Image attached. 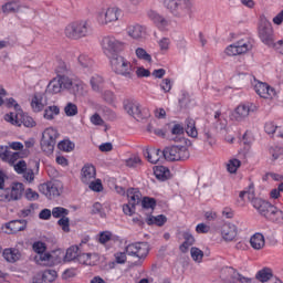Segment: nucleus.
Instances as JSON below:
<instances>
[{"mask_svg":"<svg viewBox=\"0 0 283 283\" xmlns=\"http://www.w3.org/2000/svg\"><path fill=\"white\" fill-rule=\"evenodd\" d=\"M252 206L258 211V213H260L262 218H265V220H269V222L283 224V211L275 207L273 203L259 198L252 200Z\"/></svg>","mask_w":283,"mask_h":283,"instance_id":"nucleus-1","label":"nucleus"},{"mask_svg":"<svg viewBox=\"0 0 283 283\" xmlns=\"http://www.w3.org/2000/svg\"><path fill=\"white\" fill-rule=\"evenodd\" d=\"M111 67L115 74H119V76H124V78H128L129 81H134L136 77V66L125 57L120 55H115V57H111Z\"/></svg>","mask_w":283,"mask_h":283,"instance_id":"nucleus-2","label":"nucleus"},{"mask_svg":"<svg viewBox=\"0 0 283 283\" xmlns=\"http://www.w3.org/2000/svg\"><path fill=\"white\" fill-rule=\"evenodd\" d=\"M164 6L172 17L178 19L191 12V0H164Z\"/></svg>","mask_w":283,"mask_h":283,"instance_id":"nucleus-3","label":"nucleus"},{"mask_svg":"<svg viewBox=\"0 0 283 283\" xmlns=\"http://www.w3.org/2000/svg\"><path fill=\"white\" fill-rule=\"evenodd\" d=\"M165 160L169 163H178L180 160H189V148L187 146H168L163 150Z\"/></svg>","mask_w":283,"mask_h":283,"instance_id":"nucleus-4","label":"nucleus"},{"mask_svg":"<svg viewBox=\"0 0 283 283\" xmlns=\"http://www.w3.org/2000/svg\"><path fill=\"white\" fill-rule=\"evenodd\" d=\"M91 32L92 29L86 21L73 22L65 28V35L67 39H73L74 41L83 39V36H88Z\"/></svg>","mask_w":283,"mask_h":283,"instance_id":"nucleus-5","label":"nucleus"},{"mask_svg":"<svg viewBox=\"0 0 283 283\" xmlns=\"http://www.w3.org/2000/svg\"><path fill=\"white\" fill-rule=\"evenodd\" d=\"M102 48L104 54L111 60L118 56V52H123L124 43L114 35H106L102 39Z\"/></svg>","mask_w":283,"mask_h":283,"instance_id":"nucleus-6","label":"nucleus"},{"mask_svg":"<svg viewBox=\"0 0 283 283\" xmlns=\"http://www.w3.org/2000/svg\"><path fill=\"white\" fill-rule=\"evenodd\" d=\"M4 120L11 125H14L15 127H21L22 125L29 128L36 127V122L34 118L23 111L20 113H7L4 115Z\"/></svg>","mask_w":283,"mask_h":283,"instance_id":"nucleus-7","label":"nucleus"},{"mask_svg":"<svg viewBox=\"0 0 283 283\" xmlns=\"http://www.w3.org/2000/svg\"><path fill=\"white\" fill-rule=\"evenodd\" d=\"M56 138H59V130L49 127L42 133V139L40 142L41 149L44 154L50 156L54 154V147L56 146Z\"/></svg>","mask_w":283,"mask_h":283,"instance_id":"nucleus-8","label":"nucleus"},{"mask_svg":"<svg viewBox=\"0 0 283 283\" xmlns=\"http://www.w3.org/2000/svg\"><path fill=\"white\" fill-rule=\"evenodd\" d=\"M57 72V78H53L48 87H46V92L49 94H60L61 90H65V83H66V77L65 75H61V74H65V72H67V66H65L64 62H62L60 64V66L55 70Z\"/></svg>","mask_w":283,"mask_h":283,"instance_id":"nucleus-9","label":"nucleus"},{"mask_svg":"<svg viewBox=\"0 0 283 283\" xmlns=\"http://www.w3.org/2000/svg\"><path fill=\"white\" fill-rule=\"evenodd\" d=\"M123 107L128 116H133L135 120H145L149 114L145 111L140 109V104L136 102L134 98H126L123 101Z\"/></svg>","mask_w":283,"mask_h":283,"instance_id":"nucleus-10","label":"nucleus"},{"mask_svg":"<svg viewBox=\"0 0 283 283\" xmlns=\"http://www.w3.org/2000/svg\"><path fill=\"white\" fill-rule=\"evenodd\" d=\"M185 126L181 124H175L171 128L172 136H182L185 130L190 138H198V129L196 128V120L193 118H187Z\"/></svg>","mask_w":283,"mask_h":283,"instance_id":"nucleus-11","label":"nucleus"},{"mask_svg":"<svg viewBox=\"0 0 283 283\" xmlns=\"http://www.w3.org/2000/svg\"><path fill=\"white\" fill-rule=\"evenodd\" d=\"M259 39L264 45L271 48L273 45V24L266 19H261L259 22Z\"/></svg>","mask_w":283,"mask_h":283,"instance_id":"nucleus-12","label":"nucleus"},{"mask_svg":"<svg viewBox=\"0 0 283 283\" xmlns=\"http://www.w3.org/2000/svg\"><path fill=\"white\" fill-rule=\"evenodd\" d=\"M126 253L133 258L145 260L149 255V248L143 242L130 243L126 247Z\"/></svg>","mask_w":283,"mask_h":283,"instance_id":"nucleus-13","label":"nucleus"},{"mask_svg":"<svg viewBox=\"0 0 283 283\" xmlns=\"http://www.w3.org/2000/svg\"><path fill=\"white\" fill-rule=\"evenodd\" d=\"M258 106L253 103L240 104L232 113V118L238 123H242L249 114L255 112Z\"/></svg>","mask_w":283,"mask_h":283,"instance_id":"nucleus-14","label":"nucleus"},{"mask_svg":"<svg viewBox=\"0 0 283 283\" xmlns=\"http://www.w3.org/2000/svg\"><path fill=\"white\" fill-rule=\"evenodd\" d=\"M2 229H7L4 233H7L8 235H12V233H19V231H25V229H28V220L25 219L11 220L2 224Z\"/></svg>","mask_w":283,"mask_h":283,"instance_id":"nucleus-15","label":"nucleus"},{"mask_svg":"<svg viewBox=\"0 0 283 283\" xmlns=\"http://www.w3.org/2000/svg\"><path fill=\"white\" fill-rule=\"evenodd\" d=\"M118 17H120V10L118 8H108L105 12L98 14L97 21L102 25H107V23L118 21Z\"/></svg>","mask_w":283,"mask_h":283,"instance_id":"nucleus-16","label":"nucleus"},{"mask_svg":"<svg viewBox=\"0 0 283 283\" xmlns=\"http://www.w3.org/2000/svg\"><path fill=\"white\" fill-rule=\"evenodd\" d=\"M249 48H251V44L240 40L234 44H230L226 49V54L228 56H238V54H247V52H249Z\"/></svg>","mask_w":283,"mask_h":283,"instance_id":"nucleus-17","label":"nucleus"},{"mask_svg":"<svg viewBox=\"0 0 283 283\" xmlns=\"http://www.w3.org/2000/svg\"><path fill=\"white\" fill-rule=\"evenodd\" d=\"M223 271H224V273H228V276L226 277V280L230 283H237V282H240V283H255V279L243 276L242 274H240L233 268H227Z\"/></svg>","mask_w":283,"mask_h":283,"instance_id":"nucleus-18","label":"nucleus"},{"mask_svg":"<svg viewBox=\"0 0 283 283\" xmlns=\"http://www.w3.org/2000/svg\"><path fill=\"white\" fill-rule=\"evenodd\" d=\"M8 199L7 202H14L17 200H21L23 198V192L25 191V186L21 182H13L11 188H7Z\"/></svg>","mask_w":283,"mask_h":283,"instance_id":"nucleus-19","label":"nucleus"},{"mask_svg":"<svg viewBox=\"0 0 283 283\" xmlns=\"http://www.w3.org/2000/svg\"><path fill=\"white\" fill-rule=\"evenodd\" d=\"M254 92L261 97V98H268L271 99L275 96V88L271 87L269 84L259 82L254 85Z\"/></svg>","mask_w":283,"mask_h":283,"instance_id":"nucleus-20","label":"nucleus"},{"mask_svg":"<svg viewBox=\"0 0 283 283\" xmlns=\"http://www.w3.org/2000/svg\"><path fill=\"white\" fill-rule=\"evenodd\" d=\"M96 178V167L92 164H85L81 169V181L84 185H90Z\"/></svg>","mask_w":283,"mask_h":283,"instance_id":"nucleus-21","label":"nucleus"},{"mask_svg":"<svg viewBox=\"0 0 283 283\" xmlns=\"http://www.w3.org/2000/svg\"><path fill=\"white\" fill-rule=\"evenodd\" d=\"M221 235L226 242L235 240V237L238 235V227H235V224L224 223L221 227Z\"/></svg>","mask_w":283,"mask_h":283,"instance_id":"nucleus-22","label":"nucleus"},{"mask_svg":"<svg viewBox=\"0 0 283 283\" xmlns=\"http://www.w3.org/2000/svg\"><path fill=\"white\" fill-rule=\"evenodd\" d=\"M255 279L263 283H282L280 279L273 280V272H271V269L269 268L260 270L256 273Z\"/></svg>","mask_w":283,"mask_h":283,"instance_id":"nucleus-23","label":"nucleus"},{"mask_svg":"<svg viewBox=\"0 0 283 283\" xmlns=\"http://www.w3.org/2000/svg\"><path fill=\"white\" fill-rule=\"evenodd\" d=\"M21 8H27V7L21 4L19 0H12V1L6 2L2 6V12L3 14H17V12L21 11Z\"/></svg>","mask_w":283,"mask_h":283,"instance_id":"nucleus-24","label":"nucleus"},{"mask_svg":"<svg viewBox=\"0 0 283 283\" xmlns=\"http://www.w3.org/2000/svg\"><path fill=\"white\" fill-rule=\"evenodd\" d=\"M2 258H4L7 262L14 264V262L21 260V252L17 248H7L2 252Z\"/></svg>","mask_w":283,"mask_h":283,"instance_id":"nucleus-25","label":"nucleus"},{"mask_svg":"<svg viewBox=\"0 0 283 283\" xmlns=\"http://www.w3.org/2000/svg\"><path fill=\"white\" fill-rule=\"evenodd\" d=\"M148 19H150V21H153V23H155V25L159 30H165V28L169 25V22L167 21V19H165L163 15H160V13L156 11H149Z\"/></svg>","mask_w":283,"mask_h":283,"instance_id":"nucleus-26","label":"nucleus"},{"mask_svg":"<svg viewBox=\"0 0 283 283\" xmlns=\"http://www.w3.org/2000/svg\"><path fill=\"white\" fill-rule=\"evenodd\" d=\"M184 242L179 245V251L181 253H187L189 251V247H193L196 244V238L189 231L182 232Z\"/></svg>","mask_w":283,"mask_h":283,"instance_id":"nucleus-27","label":"nucleus"},{"mask_svg":"<svg viewBox=\"0 0 283 283\" xmlns=\"http://www.w3.org/2000/svg\"><path fill=\"white\" fill-rule=\"evenodd\" d=\"M81 255V247L80 245H71L64 255V262H74V260L78 261Z\"/></svg>","mask_w":283,"mask_h":283,"instance_id":"nucleus-28","label":"nucleus"},{"mask_svg":"<svg viewBox=\"0 0 283 283\" xmlns=\"http://www.w3.org/2000/svg\"><path fill=\"white\" fill-rule=\"evenodd\" d=\"M65 90H69L71 94H74V96H76L77 94H81V90H83V82L71 81L70 77L66 76Z\"/></svg>","mask_w":283,"mask_h":283,"instance_id":"nucleus-29","label":"nucleus"},{"mask_svg":"<svg viewBox=\"0 0 283 283\" xmlns=\"http://www.w3.org/2000/svg\"><path fill=\"white\" fill-rule=\"evenodd\" d=\"M146 224H148V227L151 226H156V227H165V224H167V216L165 214H159V216H148L146 218Z\"/></svg>","mask_w":283,"mask_h":283,"instance_id":"nucleus-30","label":"nucleus"},{"mask_svg":"<svg viewBox=\"0 0 283 283\" xmlns=\"http://www.w3.org/2000/svg\"><path fill=\"white\" fill-rule=\"evenodd\" d=\"M154 174L157 180H161V182H165V180H169V177L171 176V171L165 166H156L154 168Z\"/></svg>","mask_w":283,"mask_h":283,"instance_id":"nucleus-31","label":"nucleus"},{"mask_svg":"<svg viewBox=\"0 0 283 283\" xmlns=\"http://www.w3.org/2000/svg\"><path fill=\"white\" fill-rule=\"evenodd\" d=\"M160 154L163 155V150L160 149H145L144 150V156L145 158H147L148 163H150L151 165H156V163H158V160H160Z\"/></svg>","mask_w":283,"mask_h":283,"instance_id":"nucleus-32","label":"nucleus"},{"mask_svg":"<svg viewBox=\"0 0 283 283\" xmlns=\"http://www.w3.org/2000/svg\"><path fill=\"white\" fill-rule=\"evenodd\" d=\"M145 29L140 24L129 25L127 28L128 35L132 36V39H143V35L145 34Z\"/></svg>","mask_w":283,"mask_h":283,"instance_id":"nucleus-33","label":"nucleus"},{"mask_svg":"<svg viewBox=\"0 0 283 283\" xmlns=\"http://www.w3.org/2000/svg\"><path fill=\"white\" fill-rule=\"evenodd\" d=\"M31 107L35 113L43 112L45 107V105H43V95L34 94L31 101Z\"/></svg>","mask_w":283,"mask_h":283,"instance_id":"nucleus-34","label":"nucleus"},{"mask_svg":"<svg viewBox=\"0 0 283 283\" xmlns=\"http://www.w3.org/2000/svg\"><path fill=\"white\" fill-rule=\"evenodd\" d=\"M250 244H251L252 249L260 251V249H262L264 247V235H262V233H255L250 239Z\"/></svg>","mask_w":283,"mask_h":283,"instance_id":"nucleus-35","label":"nucleus"},{"mask_svg":"<svg viewBox=\"0 0 283 283\" xmlns=\"http://www.w3.org/2000/svg\"><path fill=\"white\" fill-rule=\"evenodd\" d=\"M61 114V108L59 106H48L44 109V118L46 120H54V116H59Z\"/></svg>","mask_w":283,"mask_h":283,"instance_id":"nucleus-36","label":"nucleus"},{"mask_svg":"<svg viewBox=\"0 0 283 283\" xmlns=\"http://www.w3.org/2000/svg\"><path fill=\"white\" fill-rule=\"evenodd\" d=\"M28 156H30L29 149L13 153L12 155L9 154V159L7 160V163H9V165H14V163H17L19 160V158H28Z\"/></svg>","mask_w":283,"mask_h":283,"instance_id":"nucleus-37","label":"nucleus"},{"mask_svg":"<svg viewBox=\"0 0 283 283\" xmlns=\"http://www.w3.org/2000/svg\"><path fill=\"white\" fill-rule=\"evenodd\" d=\"M38 262H41L43 266H54V255L50 254L49 252H42L39 254Z\"/></svg>","mask_w":283,"mask_h":283,"instance_id":"nucleus-38","label":"nucleus"},{"mask_svg":"<svg viewBox=\"0 0 283 283\" xmlns=\"http://www.w3.org/2000/svg\"><path fill=\"white\" fill-rule=\"evenodd\" d=\"M42 275V279L44 280V283H52L56 277H59V274L55 270H45L44 272H40Z\"/></svg>","mask_w":283,"mask_h":283,"instance_id":"nucleus-39","label":"nucleus"},{"mask_svg":"<svg viewBox=\"0 0 283 283\" xmlns=\"http://www.w3.org/2000/svg\"><path fill=\"white\" fill-rule=\"evenodd\" d=\"M127 198H128V203H130L133 207H136L142 202L140 196L134 192V188H130L127 190Z\"/></svg>","mask_w":283,"mask_h":283,"instance_id":"nucleus-40","label":"nucleus"},{"mask_svg":"<svg viewBox=\"0 0 283 283\" xmlns=\"http://www.w3.org/2000/svg\"><path fill=\"white\" fill-rule=\"evenodd\" d=\"M6 107H8V109H11V107L14 108V112H11L10 114H20V112L23 111V108H21V105H19V103H17V99H14L13 97H9L6 99Z\"/></svg>","mask_w":283,"mask_h":283,"instance_id":"nucleus-41","label":"nucleus"},{"mask_svg":"<svg viewBox=\"0 0 283 283\" xmlns=\"http://www.w3.org/2000/svg\"><path fill=\"white\" fill-rule=\"evenodd\" d=\"M74 147H76L75 144L70 139H64L57 144V148L61 151H74Z\"/></svg>","mask_w":283,"mask_h":283,"instance_id":"nucleus-42","label":"nucleus"},{"mask_svg":"<svg viewBox=\"0 0 283 283\" xmlns=\"http://www.w3.org/2000/svg\"><path fill=\"white\" fill-rule=\"evenodd\" d=\"M240 167H242V161L238 158L230 159L227 165L229 174H235Z\"/></svg>","mask_w":283,"mask_h":283,"instance_id":"nucleus-43","label":"nucleus"},{"mask_svg":"<svg viewBox=\"0 0 283 283\" xmlns=\"http://www.w3.org/2000/svg\"><path fill=\"white\" fill-rule=\"evenodd\" d=\"M156 198L154 197H144L142 199V207L143 209H151L154 211V209H156Z\"/></svg>","mask_w":283,"mask_h":283,"instance_id":"nucleus-44","label":"nucleus"},{"mask_svg":"<svg viewBox=\"0 0 283 283\" xmlns=\"http://www.w3.org/2000/svg\"><path fill=\"white\" fill-rule=\"evenodd\" d=\"M61 196V190H59V186L56 184L50 181L49 182V200H52V198H59Z\"/></svg>","mask_w":283,"mask_h":283,"instance_id":"nucleus-45","label":"nucleus"},{"mask_svg":"<svg viewBox=\"0 0 283 283\" xmlns=\"http://www.w3.org/2000/svg\"><path fill=\"white\" fill-rule=\"evenodd\" d=\"M190 255L195 262H202V258H205V252L199 248L192 247L190 249Z\"/></svg>","mask_w":283,"mask_h":283,"instance_id":"nucleus-46","label":"nucleus"},{"mask_svg":"<svg viewBox=\"0 0 283 283\" xmlns=\"http://www.w3.org/2000/svg\"><path fill=\"white\" fill-rule=\"evenodd\" d=\"M52 216L53 218H65L66 216H70V210L63 207H55L52 209Z\"/></svg>","mask_w":283,"mask_h":283,"instance_id":"nucleus-47","label":"nucleus"},{"mask_svg":"<svg viewBox=\"0 0 283 283\" xmlns=\"http://www.w3.org/2000/svg\"><path fill=\"white\" fill-rule=\"evenodd\" d=\"M102 83H104L103 76L94 75L91 77V87L94 92H98V90H101Z\"/></svg>","mask_w":283,"mask_h":283,"instance_id":"nucleus-48","label":"nucleus"},{"mask_svg":"<svg viewBox=\"0 0 283 283\" xmlns=\"http://www.w3.org/2000/svg\"><path fill=\"white\" fill-rule=\"evenodd\" d=\"M137 59H140L142 61H147L148 63H151V55L147 53V51L143 48H137L136 51Z\"/></svg>","mask_w":283,"mask_h":283,"instance_id":"nucleus-49","label":"nucleus"},{"mask_svg":"<svg viewBox=\"0 0 283 283\" xmlns=\"http://www.w3.org/2000/svg\"><path fill=\"white\" fill-rule=\"evenodd\" d=\"M64 112L66 116H76V114H78V106L74 103H67L64 107Z\"/></svg>","mask_w":283,"mask_h":283,"instance_id":"nucleus-50","label":"nucleus"},{"mask_svg":"<svg viewBox=\"0 0 283 283\" xmlns=\"http://www.w3.org/2000/svg\"><path fill=\"white\" fill-rule=\"evenodd\" d=\"M32 249L35 253H38V255H40L41 253H45L48 247L43 241H36L33 243Z\"/></svg>","mask_w":283,"mask_h":283,"instance_id":"nucleus-51","label":"nucleus"},{"mask_svg":"<svg viewBox=\"0 0 283 283\" xmlns=\"http://www.w3.org/2000/svg\"><path fill=\"white\" fill-rule=\"evenodd\" d=\"M59 227L62 228V231H64V233H70V218L67 217H62L59 221H57Z\"/></svg>","mask_w":283,"mask_h":283,"instance_id":"nucleus-52","label":"nucleus"},{"mask_svg":"<svg viewBox=\"0 0 283 283\" xmlns=\"http://www.w3.org/2000/svg\"><path fill=\"white\" fill-rule=\"evenodd\" d=\"M88 187L92 191H95L96 193H101V191H103V182L101 181V179H97L95 181H91L88 182Z\"/></svg>","mask_w":283,"mask_h":283,"instance_id":"nucleus-53","label":"nucleus"},{"mask_svg":"<svg viewBox=\"0 0 283 283\" xmlns=\"http://www.w3.org/2000/svg\"><path fill=\"white\" fill-rule=\"evenodd\" d=\"M91 213L92 216H96L99 213L101 218H105V212H103V205H101V202H95L93 205Z\"/></svg>","mask_w":283,"mask_h":283,"instance_id":"nucleus-54","label":"nucleus"},{"mask_svg":"<svg viewBox=\"0 0 283 283\" xmlns=\"http://www.w3.org/2000/svg\"><path fill=\"white\" fill-rule=\"evenodd\" d=\"M13 167L17 174H25V171L28 170V164L25 163V160H20L19 163L13 165Z\"/></svg>","mask_w":283,"mask_h":283,"instance_id":"nucleus-55","label":"nucleus"},{"mask_svg":"<svg viewBox=\"0 0 283 283\" xmlns=\"http://www.w3.org/2000/svg\"><path fill=\"white\" fill-rule=\"evenodd\" d=\"M277 130V125H275V123L273 122H268L264 125V132L265 134H269V136L275 134V132Z\"/></svg>","mask_w":283,"mask_h":283,"instance_id":"nucleus-56","label":"nucleus"},{"mask_svg":"<svg viewBox=\"0 0 283 283\" xmlns=\"http://www.w3.org/2000/svg\"><path fill=\"white\" fill-rule=\"evenodd\" d=\"M109 240H112V232L105 231L99 233V237H98L99 244H107Z\"/></svg>","mask_w":283,"mask_h":283,"instance_id":"nucleus-57","label":"nucleus"},{"mask_svg":"<svg viewBox=\"0 0 283 283\" xmlns=\"http://www.w3.org/2000/svg\"><path fill=\"white\" fill-rule=\"evenodd\" d=\"M77 61L80 65L83 67H90V65H92V60L90 59V56L85 54L80 55Z\"/></svg>","mask_w":283,"mask_h":283,"instance_id":"nucleus-58","label":"nucleus"},{"mask_svg":"<svg viewBox=\"0 0 283 283\" xmlns=\"http://www.w3.org/2000/svg\"><path fill=\"white\" fill-rule=\"evenodd\" d=\"M24 197L27 198V200H39V192L32 190V188H28L24 192Z\"/></svg>","mask_w":283,"mask_h":283,"instance_id":"nucleus-59","label":"nucleus"},{"mask_svg":"<svg viewBox=\"0 0 283 283\" xmlns=\"http://www.w3.org/2000/svg\"><path fill=\"white\" fill-rule=\"evenodd\" d=\"M103 98L106 103H115L116 102V94H114V92L112 91H105L103 94Z\"/></svg>","mask_w":283,"mask_h":283,"instance_id":"nucleus-60","label":"nucleus"},{"mask_svg":"<svg viewBox=\"0 0 283 283\" xmlns=\"http://www.w3.org/2000/svg\"><path fill=\"white\" fill-rule=\"evenodd\" d=\"M72 277H76V269L71 268V269H66L63 273H62V280H70Z\"/></svg>","mask_w":283,"mask_h":283,"instance_id":"nucleus-61","label":"nucleus"},{"mask_svg":"<svg viewBox=\"0 0 283 283\" xmlns=\"http://www.w3.org/2000/svg\"><path fill=\"white\" fill-rule=\"evenodd\" d=\"M160 90L167 94L168 92H171V80L170 78H164L160 83Z\"/></svg>","mask_w":283,"mask_h":283,"instance_id":"nucleus-62","label":"nucleus"},{"mask_svg":"<svg viewBox=\"0 0 283 283\" xmlns=\"http://www.w3.org/2000/svg\"><path fill=\"white\" fill-rule=\"evenodd\" d=\"M142 163H143V160L138 156L130 157L126 160L127 167H136L137 165H140Z\"/></svg>","mask_w":283,"mask_h":283,"instance_id":"nucleus-63","label":"nucleus"},{"mask_svg":"<svg viewBox=\"0 0 283 283\" xmlns=\"http://www.w3.org/2000/svg\"><path fill=\"white\" fill-rule=\"evenodd\" d=\"M123 212L125 216H133L136 213V207H133L130 203L123 205Z\"/></svg>","mask_w":283,"mask_h":283,"instance_id":"nucleus-64","label":"nucleus"}]
</instances>
